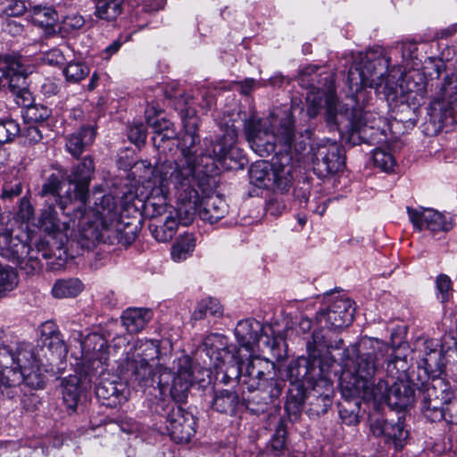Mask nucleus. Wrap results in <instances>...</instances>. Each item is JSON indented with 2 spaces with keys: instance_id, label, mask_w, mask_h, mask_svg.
Returning <instances> with one entry per match:
<instances>
[{
  "instance_id": "e433bc0d",
  "label": "nucleus",
  "mask_w": 457,
  "mask_h": 457,
  "mask_svg": "<svg viewBox=\"0 0 457 457\" xmlns=\"http://www.w3.org/2000/svg\"><path fill=\"white\" fill-rule=\"evenodd\" d=\"M62 179V173L61 170L50 174L42 186L40 195L42 196L52 195L60 208L64 210L68 203L72 201V196L62 197L60 195Z\"/></svg>"
},
{
  "instance_id": "393cba45",
  "label": "nucleus",
  "mask_w": 457,
  "mask_h": 457,
  "mask_svg": "<svg viewBox=\"0 0 457 457\" xmlns=\"http://www.w3.org/2000/svg\"><path fill=\"white\" fill-rule=\"evenodd\" d=\"M293 153L278 154L273 158V172L271 176L272 186L270 189L281 193L287 192L294 179L295 166L292 163Z\"/></svg>"
},
{
  "instance_id": "8fccbe9b",
  "label": "nucleus",
  "mask_w": 457,
  "mask_h": 457,
  "mask_svg": "<svg viewBox=\"0 0 457 457\" xmlns=\"http://www.w3.org/2000/svg\"><path fill=\"white\" fill-rule=\"evenodd\" d=\"M21 133L20 124L14 120H0V144L12 141Z\"/></svg>"
},
{
  "instance_id": "6e6d98bb",
  "label": "nucleus",
  "mask_w": 457,
  "mask_h": 457,
  "mask_svg": "<svg viewBox=\"0 0 457 457\" xmlns=\"http://www.w3.org/2000/svg\"><path fill=\"white\" fill-rule=\"evenodd\" d=\"M129 139L137 146L143 145L146 139V129L142 122H134L129 130Z\"/></svg>"
},
{
  "instance_id": "a18cd8bd",
  "label": "nucleus",
  "mask_w": 457,
  "mask_h": 457,
  "mask_svg": "<svg viewBox=\"0 0 457 457\" xmlns=\"http://www.w3.org/2000/svg\"><path fill=\"white\" fill-rule=\"evenodd\" d=\"M18 283L19 278L16 270L0 263V298L16 288Z\"/></svg>"
},
{
  "instance_id": "4468645a",
  "label": "nucleus",
  "mask_w": 457,
  "mask_h": 457,
  "mask_svg": "<svg viewBox=\"0 0 457 457\" xmlns=\"http://www.w3.org/2000/svg\"><path fill=\"white\" fill-rule=\"evenodd\" d=\"M173 371L167 368L158 369L157 386L162 395H170L176 403H183L194 383L192 361L182 356L173 361Z\"/></svg>"
},
{
  "instance_id": "9b49d317",
  "label": "nucleus",
  "mask_w": 457,
  "mask_h": 457,
  "mask_svg": "<svg viewBox=\"0 0 457 457\" xmlns=\"http://www.w3.org/2000/svg\"><path fill=\"white\" fill-rule=\"evenodd\" d=\"M416 384L424 416L432 422L446 419L457 422V413L453 414L456 403L453 402L454 392L448 380L439 376L427 377V379Z\"/></svg>"
},
{
  "instance_id": "79ce46f5",
  "label": "nucleus",
  "mask_w": 457,
  "mask_h": 457,
  "mask_svg": "<svg viewBox=\"0 0 457 457\" xmlns=\"http://www.w3.org/2000/svg\"><path fill=\"white\" fill-rule=\"evenodd\" d=\"M37 226L48 234L55 233L61 229V221L52 204L42 209Z\"/></svg>"
},
{
  "instance_id": "58836bf2",
  "label": "nucleus",
  "mask_w": 457,
  "mask_h": 457,
  "mask_svg": "<svg viewBox=\"0 0 457 457\" xmlns=\"http://www.w3.org/2000/svg\"><path fill=\"white\" fill-rule=\"evenodd\" d=\"M196 245L195 237L192 234H186L177 238L171 247V259L176 262L186 261L192 255Z\"/></svg>"
},
{
  "instance_id": "6ab92c4d",
  "label": "nucleus",
  "mask_w": 457,
  "mask_h": 457,
  "mask_svg": "<svg viewBox=\"0 0 457 457\" xmlns=\"http://www.w3.org/2000/svg\"><path fill=\"white\" fill-rule=\"evenodd\" d=\"M166 428L170 438L177 444L190 441L196 429V419L189 411L176 403L167 406Z\"/></svg>"
},
{
  "instance_id": "dca6fc26",
  "label": "nucleus",
  "mask_w": 457,
  "mask_h": 457,
  "mask_svg": "<svg viewBox=\"0 0 457 457\" xmlns=\"http://www.w3.org/2000/svg\"><path fill=\"white\" fill-rule=\"evenodd\" d=\"M353 303L349 299L340 298L334 301L328 309L320 311L316 315V321L321 327L316 331H322L328 336L327 339L335 343L340 339L330 335L332 330L342 329L350 325L353 320Z\"/></svg>"
},
{
  "instance_id": "f257e3e1",
  "label": "nucleus",
  "mask_w": 457,
  "mask_h": 457,
  "mask_svg": "<svg viewBox=\"0 0 457 457\" xmlns=\"http://www.w3.org/2000/svg\"><path fill=\"white\" fill-rule=\"evenodd\" d=\"M184 134L178 145L181 158L176 161L165 160L155 166L163 192L169 191L170 185L175 189L179 211L184 220L188 222L195 213L197 200L196 185L203 193L210 189V177L216 170V163L225 164L227 159L241 162L242 154L236 146L237 131L234 126H228L216 142L211 138L200 141L197 129L199 119L193 110H187L182 117Z\"/></svg>"
},
{
  "instance_id": "bf43d9fd",
  "label": "nucleus",
  "mask_w": 457,
  "mask_h": 457,
  "mask_svg": "<svg viewBox=\"0 0 457 457\" xmlns=\"http://www.w3.org/2000/svg\"><path fill=\"white\" fill-rule=\"evenodd\" d=\"M22 186L18 180L10 183H4L2 187L1 197L4 199H12L21 194Z\"/></svg>"
},
{
  "instance_id": "680f3d73",
  "label": "nucleus",
  "mask_w": 457,
  "mask_h": 457,
  "mask_svg": "<svg viewBox=\"0 0 457 457\" xmlns=\"http://www.w3.org/2000/svg\"><path fill=\"white\" fill-rule=\"evenodd\" d=\"M166 0H144L143 10L145 12H155L163 8Z\"/></svg>"
},
{
  "instance_id": "37998d69",
  "label": "nucleus",
  "mask_w": 457,
  "mask_h": 457,
  "mask_svg": "<svg viewBox=\"0 0 457 457\" xmlns=\"http://www.w3.org/2000/svg\"><path fill=\"white\" fill-rule=\"evenodd\" d=\"M122 0H99L96 6V14L102 20H115L122 11Z\"/></svg>"
},
{
  "instance_id": "72a5a7b5",
  "label": "nucleus",
  "mask_w": 457,
  "mask_h": 457,
  "mask_svg": "<svg viewBox=\"0 0 457 457\" xmlns=\"http://www.w3.org/2000/svg\"><path fill=\"white\" fill-rule=\"evenodd\" d=\"M153 312L147 308H129L122 312L121 323L130 333L141 331L152 320Z\"/></svg>"
},
{
  "instance_id": "423d86ee",
  "label": "nucleus",
  "mask_w": 457,
  "mask_h": 457,
  "mask_svg": "<svg viewBox=\"0 0 457 457\" xmlns=\"http://www.w3.org/2000/svg\"><path fill=\"white\" fill-rule=\"evenodd\" d=\"M389 64L390 59L381 48L360 53L348 72L351 90L359 93L364 87H370L375 89L378 96L386 100L394 99L397 94L398 79L403 77V71L401 67H394L385 77Z\"/></svg>"
},
{
  "instance_id": "20e7f679",
  "label": "nucleus",
  "mask_w": 457,
  "mask_h": 457,
  "mask_svg": "<svg viewBox=\"0 0 457 457\" xmlns=\"http://www.w3.org/2000/svg\"><path fill=\"white\" fill-rule=\"evenodd\" d=\"M244 131L252 150L262 157L275 153L277 145H281L286 153L302 154L312 136L308 129L295 132L290 114L280 119L274 114L269 119L253 116L245 121Z\"/></svg>"
},
{
  "instance_id": "aec40b11",
  "label": "nucleus",
  "mask_w": 457,
  "mask_h": 457,
  "mask_svg": "<svg viewBox=\"0 0 457 457\" xmlns=\"http://www.w3.org/2000/svg\"><path fill=\"white\" fill-rule=\"evenodd\" d=\"M409 220L415 229L421 231L428 229L432 233L438 231L447 232L453 227L451 217L431 208L407 207Z\"/></svg>"
},
{
  "instance_id": "b1692460",
  "label": "nucleus",
  "mask_w": 457,
  "mask_h": 457,
  "mask_svg": "<svg viewBox=\"0 0 457 457\" xmlns=\"http://www.w3.org/2000/svg\"><path fill=\"white\" fill-rule=\"evenodd\" d=\"M195 187L199 195L196 214L199 215L202 220L213 224L225 217L228 212V204L219 195H209V193L212 190L211 182L210 189L205 193H203L196 185Z\"/></svg>"
},
{
  "instance_id": "4be33fe9",
  "label": "nucleus",
  "mask_w": 457,
  "mask_h": 457,
  "mask_svg": "<svg viewBox=\"0 0 457 457\" xmlns=\"http://www.w3.org/2000/svg\"><path fill=\"white\" fill-rule=\"evenodd\" d=\"M43 346L49 354L45 353L52 366H56L58 370L64 369L67 356V347L62 338L61 333L55 329L53 322H46L42 330Z\"/></svg>"
},
{
  "instance_id": "69168bd1",
  "label": "nucleus",
  "mask_w": 457,
  "mask_h": 457,
  "mask_svg": "<svg viewBox=\"0 0 457 457\" xmlns=\"http://www.w3.org/2000/svg\"><path fill=\"white\" fill-rule=\"evenodd\" d=\"M255 79H245L241 82H238L240 86V92L243 95H249L255 86Z\"/></svg>"
},
{
  "instance_id": "f704fd0d",
  "label": "nucleus",
  "mask_w": 457,
  "mask_h": 457,
  "mask_svg": "<svg viewBox=\"0 0 457 457\" xmlns=\"http://www.w3.org/2000/svg\"><path fill=\"white\" fill-rule=\"evenodd\" d=\"M30 17L35 25L45 29L47 36H54L57 32L58 14L54 8L42 5L32 6Z\"/></svg>"
},
{
  "instance_id": "774afa93",
  "label": "nucleus",
  "mask_w": 457,
  "mask_h": 457,
  "mask_svg": "<svg viewBox=\"0 0 457 457\" xmlns=\"http://www.w3.org/2000/svg\"><path fill=\"white\" fill-rule=\"evenodd\" d=\"M457 32V23L452 24L449 27L443 29L437 32V37L440 38H447L452 37Z\"/></svg>"
},
{
  "instance_id": "052dcab7",
  "label": "nucleus",
  "mask_w": 457,
  "mask_h": 457,
  "mask_svg": "<svg viewBox=\"0 0 457 457\" xmlns=\"http://www.w3.org/2000/svg\"><path fill=\"white\" fill-rule=\"evenodd\" d=\"M63 59L64 58H63L62 54L58 49H52L51 51L46 53L44 55V58H43L45 62H46L52 66H55V65H59V64L62 63Z\"/></svg>"
},
{
  "instance_id": "a878e982",
  "label": "nucleus",
  "mask_w": 457,
  "mask_h": 457,
  "mask_svg": "<svg viewBox=\"0 0 457 457\" xmlns=\"http://www.w3.org/2000/svg\"><path fill=\"white\" fill-rule=\"evenodd\" d=\"M263 330V325L254 319L240 320L235 328V336L240 346L238 350L241 351L243 348L246 352L245 355L251 357L258 345Z\"/></svg>"
},
{
  "instance_id": "f8f14e48",
  "label": "nucleus",
  "mask_w": 457,
  "mask_h": 457,
  "mask_svg": "<svg viewBox=\"0 0 457 457\" xmlns=\"http://www.w3.org/2000/svg\"><path fill=\"white\" fill-rule=\"evenodd\" d=\"M154 177L160 190L162 192V197L157 200L149 199L145 203V210L147 213L150 215L151 219L155 220L154 222L151 223L149 228L153 237L159 242H168L175 236L179 225L181 224L183 226L190 225L195 216L197 211V204L199 202V195L197 194V200L195 204V213L192 215V218L188 222L184 220V215L179 211V200H177V207L174 209L171 206H168L165 204V200L167 195H170L171 188L175 191L172 185L170 186L169 191L163 192L161 185H160V177L158 173L154 170Z\"/></svg>"
},
{
  "instance_id": "ea45409f",
  "label": "nucleus",
  "mask_w": 457,
  "mask_h": 457,
  "mask_svg": "<svg viewBox=\"0 0 457 457\" xmlns=\"http://www.w3.org/2000/svg\"><path fill=\"white\" fill-rule=\"evenodd\" d=\"M344 403L339 405V416L342 421L348 425H357L360 422L359 409L361 396L346 397Z\"/></svg>"
},
{
  "instance_id": "cd10ccee",
  "label": "nucleus",
  "mask_w": 457,
  "mask_h": 457,
  "mask_svg": "<svg viewBox=\"0 0 457 457\" xmlns=\"http://www.w3.org/2000/svg\"><path fill=\"white\" fill-rule=\"evenodd\" d=\"M158 367L156 371L149 361L137 359H125L120 373H130L131 378L141 387L154 386L158 381Z\"/></svg>"
},
{
  "instance_id": "603ef678",
  "label": "nucleus",
  "mask_w": 457,
  "mask_h": 457,
  "mask_svg": "<svg viewBox=\"0 0 457 457\" xmlns=\"http://www.w3.org/2000/svg\"><path fill=\"white\" fill-rule=\"evenodd\" d=\"M25 10V3L22 0H0V12L7 16H20Z\"/></svg>"
},
{
  "instance_id": "c03bdc74",
  "label": "nucleus",
  "mask_w": 457,
  "mask_h": 457,
  "mask_svg": "<svg viewBox=\"0 0 457 457\" xmlns=\"http://www.w3.org/2000/svg\"><path fill=\"white\" fill-rule=\"evenodd\" d=\"M221 314L222 308L219 301L213 298H206L198 303L192 314V319L195 320H200L208 315L219 317Z\"/></svg>"
},
{
  "instance_id": "9d476101",
  "label": "nucleus",
  "mask_w": 457,
  "mask_h": 457,
  "mask_svg": "<svg viewBox=\"0 0 457 457\" xmlns=\"http://www.w3.org/2000/svg\"><path fill=\"white\" fill-rule=\"evenodd\" d=\"M40 361L37 358L33 346L29 343H21L15 351L8 345H0V368L3 376H8L7 385L11 391L6 397L12 399L19 395L18 386L21 383L34 386L32 377L37 379Z\"/></svg>"
},
{
  "instance_id": "0e129e2a",
  "label": "nucleus",
  "mask_w": 457,
  "mask_h": 457,
  "mask_svg": "<svg viewBox=\"0 0 457 457\" xmlns=\"http://www.w3.org/2000/svg\"><path fill=\"white\" fill-rule=\"evenodd\" d=\"M7 55H0V89L5 87L8 84V70L9 68H5V59Z\"/></svg>"
},
{
  "instance_id": "7c9ffc66",
  "label": "nucleus",
  "mask_w": 457,
  "mask_h": 457,
  "mask_svg": "<svg viewBox=\"0 0 457 457\" xmlns=\"http://www.w3.org/2000/svg\"><path fill=\"white\" fill-rule=\"evenodd\" d=\"M244 400L235 390L218 389L214 391L212 407L220 413L236 415L243 408Z\"/></svg>"
},
{
  "instance_id": "2eb2a0df",
  "label": "nucleus",
  "mask_w": 457,
  "mask_h": 457,
  "mask_svg": "<svg viewBox=\"0 0 457 457\" xmlns=\"http://www.w3.org/2000/svg\"><path fill=\"white\" fill-rule=\"evenodd\" d=\"M297 161L308 160L313 163L320 176L335 174L341 170L345 165L344 159L338 145L329 140H320V142L306 147V150L301 154H295Z\"/></svg>"
},
{
  "instance_id": "49530a36",
  "label": "nucleus",
  "mask_w": 457,
  "mask_h": 457,
  "mask_svg": "<svg viewBox=\"0 0 457 457\" xmlns=\"http://www.w3.org/2000/svg\"><path fill=\"white\" fill-rule=\"evenodd\" d=\"M62 73L70 83H79L90 73L89 67L84 62H69L63 69Z\"/></svg>"
},
{
  "instance_id": "e2e57ef3",
  "label": "nucleus",
  "mask_w": 457,
  "mask_h": 457,
  "mask_svg": "<svg viewBox=\"0 0 457 457\" xmlns=\"http://www.w3.org/2000/svg\"><path fill=\"white\" fill-rule=\"evenodd\" d=\"M121 46L120 40H114L112 44L106 46L101 54L104 60H109L114 54H116Z\"/></svg>"
},
{
  "instance_id": "6e6552de",
  "label": "nucleus",
  "mask_w": 457,
  "mask_h": 457,
  "mask_svg": "<svg viewBox=\"0 0 457 457\" xmlns=\"http://www.w3.org/2000/svg\"><path fill=\"white\" fill-rule=\"evenodd\" d=\"M222 351L223 358L228 362H234L236 377L249 391H260L266 399L280 395L282 385L273 377V363L258 356L242 355L235 345L225 346Z\"/></svg>"
},
{
  "instance_id": "4d7b16f0",
  "label": "nucleus",
  "mask_w": 457,
  "mask_h": 457,
  "mask_svg": "<svg viewBox=\"0 0 457 457\" xmlns=\"http://www.w3.org/2000/svg\"><path fill=\"white\" fill-rule=\"evenodd\" d=\"M24 139V143L36 144L43 138L42 133L37 126L27 124L22 129H21L20 135Z\"/></svg>"
},
{
  "instance_id": "0eeeda50",
  "label": "nucleus",
  "mask_w": 457,
  "mask_h": 457,
  "mask_svg": "<svg viewBox=\"0 0 457 457\" xmlns=\"http://www.w3.org/2000/svg\"><path fill=\"white\" fill-rule=\"evenodd\" d=\"M121 207L112 195L101 197L99 203L84 219L80 236L88 244L95 245L100 241L117 240L122 245H131L137 237V228L120 220Z\"/></svg>"
},
{
  "instance_id": "f3484780",
  "label": "nucleus",
  "mask_w": 457,
  "mask_h": 457,
  "mask_svg": "<svg viewBox=\"0 0 457 457\" xmlns=\"http://www.w3.org/2000/svg\"><path fill=\"white\" fill-rule=\"evenodd\" d=\"M417 352L419 353L418 369L419 379L422 376L432 377L442 375L445 366L446 356L451 346L445 350V345L436 339H420L417 342Z\"/></svg>"
},
{
  "instance_id": "de8ad7c7",
  "label": "nucleus",
  "mask_w": 457,
  "mask_h": 457,
  "mask_svg": "<svg viewBox=\"0 0 457 457\" xmlns=\"http://www.w3.org/2000/svg\"><path fill=\"white\" fill-rule=\"evenodd\" d=\"M374 165L385 172L394 171L395 160L394 156L387 151L377 148L373 151L372 155Z\"/></svg>"
},
{
  "instance_id": "c85d7f7f",
  "label": "nucleus",
  "mask_w": 457,
  "mask_h": 457,
  "mask_svg": "<svg viewBox=\"0 0 457 457\" xmlns=\"http://www.w3.org/2000/svg\"><path fill=\"white\" fill-rule=\"evenodd\" d=\"M147 123L154 129V136L152 137L154 146L162 153L166 150L171 151L172 146H177L179 139L177 133L173 128V124L164 119L152 120L146 118Z\"/></svg>"
},
{
  "instance_id": "09e8293b",
  "label": "nucleus",
  "mask_w": 457,
  "mask_h": 457,
  "mask_svg": "<svg viewBox=\"0 0 457 457\" xmlns=\"http://www.w3.org/2000/svg\"><path fill=\"white\" fill-rule=\"evenodd\" d=\"M274 399L275 398L266 399L262 392L257 391L251 399L244 400L243 408L247 409L253 414L259 415L266 411L269 403Z\"/></svg>"
},
{
  "instance_id": "7ed1b4c3",
  "label": "nucleus",
  "mask_w": 457,
  "mask_h": 457,
  "mask_svg": "<svg viewBox=\"0 0 457 457\" xmlns=\"http://www.w3.org/2000/svg\"><path fill=\"white\" fill-rule=\"evenodd\" d=\"M319 67L316 65H308L303 68L299 73V80L302 85L311 87L312 89L306 96V111L311 119L315 118L320 110L326 108V119L330 124L342 126L349 135V141L353 144H360L366 141L368 129H373V125L369 126L368 121L370 113H352L348 109L340 104L337 101L336 92L332 87L327 90L314 87L316 81V72Z\"/></svg>"
},
{
  "instance_id": "412c9836",
  "label": "nucleus",
  "mask_w": 457,
  "mask_h": 457,
  "mask_svg": "<svg viewBox=\"0 0 457 457\" xmlns=\"http://www.w3.org/2000/svg\"><path fill=\"white\" fill-rule=\"evenodd\" d=\"M369 421L370 431L375 436H384L387 440H392L397 449L403 447L408 432L404 429L400 417L397 420L389 421L376 412L370 415Z\"/></svg>"
},
{
  "instance_id": "1a4fd4ad",
  "label": "nucleus",
  "mask_w": 457,
  "mask_h": 457,
  "mask_svg": "<svg viewBox=\"0 0 457 457\" xmlns=\"http://www.w3.org/2000/svg\"><path fill=\"white\" fill-rule=\"evenodd\" d=\"M409 362L406 355L394 354L387 361V375L394 380L389 386L388 382L380 379L375 386L373 393H369L367 401H373L374 404L386 403L387 405L396 409H405L411 406L415 399V387L410 379L407 370Z\"/></svg>"
},
{
  "instance_id": "c756f323",
  "label": "nucleus",
  "mask_w": 457,
  "mask_h": 457,
  "mask_svg": "<svg viewBox=\"0 0 457 457\" xmlns=\"http://www.w3.org/2000/svg\"><path fill=\"white\" fill-rule=\"evenodd\" d=\"M89 384L87 374H72L64 378L62 386V399L67 409L75 411L80 394Z\"/></svg>"
},
{
  "instance_id": "3c124183",
  "label": "nucleus",
  "mask_w": 457,
  "mask_h": 457,
  "mask_svg": "<svg viewBox=\"0 0 457 457\" xmlns=\"http://www.w3.org/2000/svg\"><path fill=\"white\" fill-rule=\"evenodd\" d=\"M51 115V110L43 104H32L25 112L24 118L30 122H43Z\"/></svg>"
},
{
  "instance_id": "ddd939ff",
  "label": "nucleus",
  "mask_w": 457,
  "mask_h": 457,
  "mask_svg": "<svg viewBox=\"0 0 457 457\" xmlns=\"http://www.w3.org/2000/svg\"><path fill=\"white\" fill-rule=\"evenodd\" d=\"M0 253L27 275H33L41 270L40 251L29 246L28 235L14 230L13 222H9L5 227L0 226Z\"/></svg>"
},
{
  "instance_id": "a211bd4d",
  "label": "nucleus",
  "mask_w": 457,
  "mask_h": 457,
  "mask_svg": "<svg viewBox=\"0 0 457 457\" xmlns=\"http://www.w3.org/2000/svg\"><path fill=\"white\" fill-rule=\"evenodd\" d=\"M73 339L79 342L81 362L89 370H97L109 360L107 340L98 333H90L82 339L80 331L72 333Z\"/></svg>"
},
{
  "instance_id": "864d4df0",
  "label": "nucleus",
  "mask_w": 457,
  "mask_h": 457,
  "mask_svg": "<svg viewBox=\"0 0 457 457\" xmlns=\"http://www.w3.org/2000/svg\"><path fill=\"white\" fill-rule=\"evenodd\" d=\"M84 23L85 21L81 15L71 13L63 18L59 29L62 32L70 34L81 29L84 26Z\"/></svg>"
},
{
  "instance_id": "4c0bfd02",
  "label": "nucleus",
  "mask_w": 457,
  "mask_h": 457,
  "mask_svg": "<svg viewBox=\"0 0 457 457\" xmlns=\"http://www.w3.org/2000/svg\"><path fill=\"white\" fill-rule=\"evenodd\" d=\"M273 162L259 161L253 163L249 169L250 182L259 188L270 189L272 186L271 176Z\"/></svg>"
},
{
  "instance_id": "473e14b6",
  "label": "nucleus",
  "mask_w": 457,
  "mask_h": 457,
  "mask_svg": "<svg viewBox=\"0 0 457 457\" xmlns=\"http://www.w3.org/2000/svg\"><path fill=\"white\" fill-rule=\"evenodd\" d=\"M96 138L93 127H82L66 137V150L75 158H79L86 147L92 145Z\"/></svg>"
},
{
  "instance_id": "bb28decb",
  "label": "nucleus",
  "mask_w": 457,
  "mask_h": 457,
  "mask_svg": "<svg viewBox=\"0 0 457 457\" xmlns=\"http://www.w3.org/2000/svg\"><path fill=\"white\" fill-rule=\"evenodd\" d=\"M129 387L118 380L104 378L96 387V395L102 405L115 408L128 400Z\"/></svg>"
},
{
  "instance_id": "39448f33",
  "label": "nucleus",
  "mask_w": 457,
  "mask_h": 457,
  "mask_svg": "<svg viewBox=\"0 0 457 457\" xmlns=\"http://www.w3.org/2000/svg\"><path fill=\"white\" fill-rule=\"evenodd\" d=\"M400 348L399 346L394 350L389 359H385L390 351L388 345L376 338L365 337L359 344L345 349L343 353L347 359L354 354L356 357L352 362L351 369L341 376L342 395L346 397L361 396L367 401L369 393L374 392V376L381 362L387 363L394 354H398Z\"/></svg>"
},
{
  "instance_id": "13d9d810",
  "label": "nucleus",
  "mask_w": 457,
  "mask_h": 457,
  "mask_svg": "<svg viewBox=\"0 0 457 457\" xmlns=\"http://www.w3.org/2000/svg\"><path fill=\"white\" fill-rule=\"evenodd\" d=\"M33 216L34 209L30 202L25 197L21 198L19 204V210L17 212V217L22 222H29L30 220L33 219Z\"/></svg>"
},
{
  "instance_id": "f03ea898",
  "label": "nucleus",
  "mask_w": 457,
  "mask_h": 457,
  "mask_svg": "<svg viewBox=\"0 0 457 457\" xmlns=\"http://www.w3.org/2000/svg\"><path fill=\"white\" fill-rule=\"evenodd\" d=\"M322 331L313 332L307 343L309 358H299L287 367V377L294 388H290L285 409L288 413L298 415L305 401L304 391L312 388L319 396L328 399L332 392L329 368L335 360L330 356L332 350L342 348L343 339L335 343L327 339Z\"/></svg>"
},
{
  "instance_id": "338daca9",
  "label": "nucleus",
  "mask_w": 457,
  "mask_h": 457,
  "mask_svg": "<svg viewBox=\"0 0 457 457\" xmlns=\"http://www.w3.org/2000/svg\"><path fill=\"white\" fill-rule=\"evenodd\" d=\"M417 50V46L414 42H405L402 46V54L404 59L411 58L413 53Z\"/></svg>"
},
{
  "instance_id": "a19ab883",
  "label": "nucleus",
  "mask_w": 457,
  "mask_h": 457,
  "mask_svg": "<svg viewBox=\"0 0 457 457\" xmlns=\"http://www.w3.org/2000/svg\"><path fill=\"white\" fill-rule=\"evenodd\" d=\"M83 290V284L78 278L59 279L52 288L55 298H69L77 296Z\"/></svg>"
},
{
  "instance_id": "c9c22d12",
  "label": "nucleus",
  "mask_w": 457,
  "mask_h": 457,
  "mask_svg": "<svg viewBox=\"0 0 457 457\" xmlns=\"http://www.w3.org/2000/svg\"><path fill=\"white\" fill-rule=\"evenodd\" d=\"M160 353V343L158 340L139 339L127 352L126 359L144 360L151 361L157 359Z\"/></svg>"
},
{
  "instance_id": "2f4dec72",
  "label": "nucleus",
  "mask_w": 457,
  "mask_h": 457,
  "mask_svg": "<svg viewBox=\"0 0 457 457\" xmlns=\"http://www.w3.org/2000/svg\"><path fill=\"white\" fill-rule=\"evenodd\" d=\"M5 68H9L7 79L11 92L15 95H21L26 87L27 69L24 67L21 59L15 56H6Z\"/></svg>"
},
{
  "instance_id": "5701e85b",
  "label": "nucleus",
  "mask_w": 457,
  "mask_h": 457,
  "mask_svg": "<svg viewBox=\"0 0 457 457\" xmlns=\"http://www.w3.org/2000/svg\"><path fill=\"white\" fill-rule=\"evenodd\" d=\"M95 171L94 160L87 155L74 166L68 176V180L74 185L73 198L85 204L88 195V186Z\"/></svg>"
},
{
  "instance_id": "5fc2aeb1",
  "label": "nucleus",
  "mask_w": 457,
  "mask_h": 457,
  "mask_svg": "<svg viewBox=\"0 0 457 457\" xmlns=\"http://www.w3.org/2000/svg\"><path fill=\"white\" fill-rule=\"evenodd\" d=\"M436 287L437 290L436 296L441 303H445L450 299V292L452 290V281L447 275L441 274L436 279Z\"/></svg>"
}]
</instances>
